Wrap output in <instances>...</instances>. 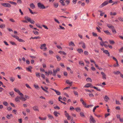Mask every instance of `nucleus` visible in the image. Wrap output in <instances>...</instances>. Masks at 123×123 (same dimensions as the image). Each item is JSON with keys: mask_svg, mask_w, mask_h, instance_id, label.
Segmentation results:
<instances>
[{"mask_svg": "<svg viewBox=\"0 0 123 123\" xmlns=\"http://www.w3.org/2000/svg\"><path fill=\"white\" fill-rule=\"evenodd\" d=\"M104 31L105 33L107 35H111V34L108 30Z\"/></svg>", "mask_w": 123, "mask_h": 123, "instance_id": "obj_15", "label": "nucleus"}, {"mask_svg": "<svg viewBox=\"0 0 123 123\" xmlns=\"http://www.w3.org/2000/svg\"><path fill=\"white\" fill-rule=\"evenodd\" d=\"M104 98L105 101L106 102L108 101V100H109V98L106 95H105Z\"/></svg>", "mask_w": 123, "mask_h": 123, "instance_id": "obj_11", "label": "nucleus"}, {"mask_svg": "<svg viewBox=\"0 0 123 123\" xmlns=\"http://www.w3.org/2000/svg\"><path fill=\"white\" fill-rule=\"evenodd\" d=\"M17 3H18L21 4L22 2L21 0H17Z\"/></svg>", "mask_w": 123, "mask_h": 123, "instance_id": "obj_64", "label": "nucleus"}, {"mask_svg": "<svg viewBox=\"0 0 123 123\" xmlns=\"http://www.w3.org/2000/svg\"><path fill=\"white\" fill-rule=\"evenodd\" d=\"M10 95L12 97H14L15 95L13 92H9Z\"/></svg>", "mask_w": 123, "mask_h": 123, "instance_id": "obj_23", "label": "nucleus"}, {"mask_svg": "<svg viewBox=\"0 0 123 123\" xmlns=\"http://www.w3.org/2000/svg\"><path fill=\"white\" fill-rule=\"evenodd\" d=\"M24 18L25 20H22V21L23 22L27 23L28 22H30L32 24H34L35 23V21L34 20L31 19V18L27 16H25Z\"/></svg>", "mask_w": 123, "mask_h": 123, "instance_id": "obj_1", "label": "nucleus"}, {"mask_svg": "<svg viewBox=\"0 0 123 123\" xmlns=\"http://www.w3.org/2000/svg\"><path fill=\"white\" fill-rule=\"evenodd\" d=\"M30 6L31 8L32 9H33L35 8V5L33 3L30 4Z\"/></svg>", "mask_w": 123, "mask_h": 123, "instance_id": "obj_20", "label": "nucleus"}, {"mask_svg": "<svg viewBox=\"0 0 123 123\" xmlns=\"http://www.w3.org/2000/svg\"><path fill=\"white\" fill-rule=\"evenodd\" d=\"M55 21L58 24H59L60 23V22H59L55 18L54 19Z\"/></svg>", "mask_w": 123, "mask_h": 123, "instance_id": "obj_56", "label": "nucleus"}, {"mask_svg": "<svg viewBox=\"0 0 123 123\" xmlns=\"http://www.w3.org/2000/svg\"><path fill=\"white\" fill-rule=\"evenodd\" d=\"M12 36L13 37L15 38L17 40H18V38H19V37L17 36L14 35H12Z\"/></svg>", "mask_w": 123, "mask_h": 123, "instance_id": "obj_27", "label": "nucleus"}, {"mask_svg": "<svg viewBox=\"0 0 123 123\" xmlns=\"http://www.w3.org/2000/svg\"><path fill=\"white\" fill-rule=\"evenodd\" d=\"M75 109L76 111L77 112H80L81 111V109L80 107H77L75 108Z\"/></svg>", "mask_w": 123, "mask_h": 123, "instance_id": "obj_22", "label": "nucleus"}, {"mask_svg": "<svg viewBox=\"0 0 123 123\" xmlns=\"http://www.w3.org/2000/svg\"><path fill=\"white\" fill-rule=\"evenodd\" d=\"M41 38V37L39 36H37V37H31V38H30V39H31L32 38V39H40Z\"/></svg>", "mask_w": 123, "mask_h": 123, "instance_id": "obj_16", "label": "nucleus"}, {"mask_svg": "<svg viewBox=\"0 0 123 123\" xmlns=\"http://www.w3.org/2000/svg\"><path fill=\"white\" fill-rule=\"evenodd\" d=\"M36 75L37 77L39 78L40 77V73H36Z\"/></svg>", "mask_w": 123, "mask_h": 123, "instance_id": "obj_30", "label": "nucleus"}, {"mask_svg": "<svg viewBox=\"0 0 123 123\" xmlns=\"http://www.w3.org/2000/svg\"><path fill=\"white\" fill-rule=\"evenodd\" d=\"M18 40L20 42H25L23 40L21 39V38L19 39V38H18Z\"/></svg>", "mask_w": 123, "mask_h": 123, "instance_id": "obj_48", "label": "nucleus"}, {"mask_svg": "<svg viewBox=\"0 0 123 123\" xmlns=\"http://www.w3.org/2000/svg\"><path fill=\"white\" fill-rule=\"evenodd\" d=\"M77 50L80 53H81L83 52V50L82 49H77Z\"/></svg>", "mask_w": 123, "mask_h": 123, "instance_id": "obj_26", "label": "nucleus"}, {"mask_svg": "<svg viewBox=\"0 0 123 123\" xmlns=\"http://www.w3.org/2000/svg\"><path fill=\"white\" fill-rule=\"evenodd\" d=\"M80 116L81 117H85V116L84 113L83 112H80Z\"/></svg>", "mask_w": 123, "mask_h": 123, "instance_id": "obj_38", "label": "nucleus"}, {"mask_svg": "<svg viewBox=\"0 0 123 123\" xmlns=\"http://www.w3.org/2000/svg\"><path fill=\"white\" fill-rule=\"evenodd\" d=\"M86 80L87 82H91L92 81V80L91 79L89 78H87Z\"/></svg>", "mask_w": 123, "mask_h": 123, "instance_id": "obj_24", "label": "nucleus"}, {"mask_svg": "<svg viewBox=\"0 0 123 123\" xmlns=\"http://www.w3.org/2000/svg\"><path fill=\"white\" fill-rule=\"evenodd\" d=\"M60 2L61 3L62 5L63 6H65V4L64 3L63 0H60Z\"/></svg>", "mask_w": 123, "mask_h": 123, "instance_id": "obj_45", "label": "nucleus"}, {"mask_svg": "<svg viewBox=\"0 0 123 123\" xmlns=\"http://www.w3.org/2000/svg\"><path fill=\"white\" fill-rule=\"evenodd\" d=\"M92 35L93 36L95 37L97 36H98L97 33H95L94 32H92Z\"/></svg>", "mask_w": 123, "mask_h": 123, "instance_id": "obj_53", "label": "nucleus"}, {"mask_svg": "<svg viewBox=\"0 0 123 123\" xmlns=\"http://www.w3.org/2000/svg\"><path fill=\"white\" fill-rule=\"evenodd\" d=\"M79 63L80 65L81 66H84V64L83 62L82 61H79Z\"/></svg>", "mask_w": 123, "mask_h": 123, "instance_id": "obj_21", "label": "nucleus"}, {"mask_svg": "<svg viewBox=\"0 0 123 123\" xmlns=\"http://www.w3.org/2000/svg\"><path fill=\"white\" fill-rule=\"evenodd\" d=\"M116 104H118L120 105L121 103L119 102V101H117V100H116Z\"/></svg>", "mask_w": 123, "mask_h": 123, "instance_id": "obj_60", "label": "nucleus"}, {"mask_svg": "<svg viewBox=\"0 0 123 123\" xmlns=\"http://www.w3.org/2000/svg\"><path fill=\"white\" fill-rule=\"evenodd\" d=\"M118 19L121 21H123V18L121 17H118Z\"/></svg>", "mask_w": 123, "mask_h": 123, "instance_id": "obj_47", "label": "nucleus"}, {"mask_svg": "<svg viewBox=\"0 0 123 123\" xmlns=\"http://www.w3.org/2000/svg\"><path fill=\"white\" fill-rule=\"evenodd\" d=\"M101 74L102 75V78L104 79H106V75L103 72L101 73Z\"/></svg>", "mask_w": 123, "mask_h": 123, "instance_id": "obj_10", "label": "nucleus"}, {"mask_svg": "<svg viewBox=\"0 0 123 123\" xmlns=\"http://www.w3.org/2000/svg\"><path fill=\"white\" fill-rule=\"evenodd\" d=\"M23 96H21L22 99L21 100L24 101H25L26 100V99L25 98L23 97Z\"/></svg>", "mask_w": 123, "mask_h": 123, "instance_id": "obj_62", "label": "nucleus"}, {"mask_svg": "<svg viewBox=\"0 0 123 123\" xmlns=\"http://www.w3.org/2000/svg\"><path fill=\"white\" fill-rule=\"evenodd\" d=\"M15 101L16 102H20V101L18 99V96L15 98Z\"/></svg>", "mask_w": 123, "mask_h": 123, "instance_id": "obj_41", "label": "nucleus"}, {"mask_svg": "<svg viewBox=\"0 0 123 123\" xmlns=\"http://www.w3.org/2000/svg\"><path fill=\"white\" fill-rule=\"evenodd\" d=\"M118 2V1H113V3L112 4V5H113L114 4H117V3Z\"/></svg>", "mask_w": 123, "mask_h": 123, "instance_id": "obj_52", "label": "nucleus"}, {"mask_svg": "<svg viewBox=\"0 0 123 123\" xmlns=\"http://www.w3.org/2000/svg\"><path fill=\"white\" fill-rule=\"evenodd\" d=\"M25 98L26 99H28L29 98V97L27 95H25Z\"/></svg>", "mask_w": 123, "mask_h": 123, "instance_id": "obj_59", "label": "nucleus"}, {"mask_svg": "<svg viewBox=\"0 0 123 123\" xmlns=\"http://www.w3.org/2000/svg\"><path fill=\"white\" fill-rule=\"evenodd\" d=\"M90 123H95L96 121L92 116H91L90 117Z\"/></svg>", "mask_w": 123, "mask_h": 123, "instance_id": "obj_6", "label": "nucleus"}, {"mask_svg": "<svg viewBox=\"0 0 123 123\" xmlns=\"http://www.w3.org/2000/svg\"><path fill=\"white\" fill-rule=\"evenodd\" d=\"M52 90H54L56 92V93L57 95H60L61 93L59 91L53 89H52Z\"/></svg>", "mask_w": 123, "mask_h": 123, "instance_id": "obj_19", "label": "nucleus"}, {"mask_svg": "<svg viewBox=\"0 0 123 123\" xmlns=\"http://www.w3.org/2000/svg\"><path fill=\"white\" fill-rule=\"evenodd\" d=\"M46 44H43L41 45L40 48L41 49H43L44 51H46L47 49V48L46 47Z\"/></svg>", "mask_w": 123, "mask_h": 123, "instance_id": "obj_3", "label": "nucleus"}, {"mask_svg": "<svg viewBox=\"0 0 123 123\" xmlns=\"http://www.w3.org/2000/svg\"><path fill=\"white\" fill-rule=\"evenodd\" d=\"M37 6L38 7L41 9H44L45 8L44 5L40 3H37Z\"/></svg>", "mask_w": 123, "mask_h": 123, "instance_id": "obj_2", "label": "nucleus"}, {"mask_svg": "<svg viewBox=\"0 0 123 123\" xmlns=\"http://www.w3.org/2000/svg\"><path fill=\"white\" fill-rule=\"evenodd\" d=\"M9 2L11 4H13L15 6H16L17 4L16 3L13 1H10Z\"/></svg>", "mask_w": 123, "mask_h": 123, "instance_id": "obj_37", "label": "nucleus"}, {"mask_svg": "<svg viewBox=\"0 0 123 123\" xmlns=\"http://www.w3.org/2000/svg\"><path fill=\"white\" fill-rule=\"evenodd\" d=\"M33 110L35 111H39L38 108V106L37 105H35L32 107Z\"/></svg>", "mask_w": 123, "mask_h": 123, "instance_id": "obj_8", "label": "nucleus"}, {"mask_svg": "<svg viewBox=\"0 0 123 123\" xmlns=\"http://www.w3.org/2000/svg\"><path fill=\"white\" fill-rule=\"evenodd\" d=\"M48 116L49 119H52L54 118L53 116L51 115H48Z\"/></svg>", "mask_w": 123, "mask_h": 123, "instance_id": "obj_34", "label": "nucleus"}, {"mask_svg": "<svg viewBox=\"0 0 123 123\" xmlns=\"http://www.w3.org/2000/svg\"><path fill=\"white\" fill-rule=\"evenodd\" d=\"M69 46H74L75 45L74 43L72 42H71L70 43H69Z\"/></svg>", "mask_w": 123, "mask_h": 123, "instance_id": "obj_36", "label": "nucleus"}, {"mask_svg": "<svg viewBox=\"0 0 123 123\" xmlns=\"http://www.w3.org/2000/svg\"><path fill=\"white\" fill-rule=\"evenodd\" d=\"M33 32L34 33V34H35V35H36L37 34H39L38 32L36 31H33Z\"/></svg>", "mask_w": 123, "mask_h": 123, "instance_id": "obj_55", "label": "nucleus"}, {"mask_svg": "<svg viewBox=\"0 0 123 123\" xmlns=\"http://www.w3.org/2000/svg\"><path fill=\"white\" fill-rule=\"evenodd\" d=\"M94 115L97 117H101V116L100 115H97L95 113H94Z\"/></svg>", "mask_w": 123, "mask_h": 123, "instance_id": "obj_54", "label": "nucleus"}, {"mask_svg": "<svg viewBox=\"0 0 123 123\" xmlns=\"http://www.w3.org/2000/svg\"><path fill=\"white\" fill-rule=\"evenodd\" d=\"M41 76L42 77L43 79H45V76L43 74H41Z\"/></svg>", "mask_w": 123, "mask_h": 123, "instance_id": "obj_50", "label": "nucleus"}, {"mask_svg": "<svg viewBox=\"0 0 123 123\" xmlns=\"http://www.w3.org/2000/svg\"><path fill=\"white\" fill-rule=\"evenodd\" d=\"M32 68V67L31 66H29L28 67L26 68V70L28 71L31 72V69Z\"/></svg>", "mask_w": 123, "mask_h": 123, "instance_id": "obj_9", "label": "nucleus"}, {"mask_svg": "<svg viewBox=\"0 0 123 123\" xmlns=\"http://www.w3.org/2000/svg\"><path fill=\"white\" fill-rule=\"evenodd\" d=\"M107 25L108 27L110 29H112V28H114V27L111 25H110L108 24H107Z\"/></svg>", "mask_w": 123, "mask_h": 123, "instance_id": "obj_12", "label": "nucleus"}, {"mask_svg": "<svg viewBox=\"0 0 123 123\" xmlns=\"http://www.w3.org/2000/svg\"><path fill=\"white\" fill-rule=\"evenodd\" d=\"M54 108L55 109H60V107L59 106H55L54 107Z\"/></svg>", "mask_w": 123, "mask_h": 123, "instance_id": "obj_51", "label": "nucleus"}, {"mask_svg": "<svg viewBox=\"0 0 123 123\" xmlns=\"http://www.w3.org/2000/svg\"><path fill=\"white\" fill-rule=\"evenodd\" d=\"M59 53L60 54H63L66 55V53L64 52V51H60L59 52Z\"/></svg>", "mask_w": 123, "mask_h": 123, "instance_id": "obj_31", "label": "nucleus"}, {"mask_svg": "<svg viewBox=\"0 0 123 123\" xmlns=\"http://www.w3.org/2000/svg\"><path fill=\"white\" fill-rule=\"evenodd\" d=\"M112 30L113 33L116 34L117 33L116 31L114 28H112Z\"/></svg>", "mask_w": 123, "mask_h": 123, "instance_id": "obj_33", "label": "nucleus"}, {"mask_svg": "<svg viewBox=\"0 0 123 123\" xmlns=\"http://www.w3.org/2000/svg\"><path fill=\"white\" fill-rule=\"evenodd\" d=\"M3 104L5 106H7L8 105L6 101L4 102H3Z\"/></svg>", "mask_w": 123, "mask_h": 123, "instance_id": "obj_57", "label": "nucleus"}, {"mask_svg": "<svg viewBox=\"0 0 123 123\" xmlns=\"http://www.w3.org/2000/svg\"><path fill=\"white\" fill-rule=\"evenodd\" d=\"M1 4L2 6L5 7H10L11 6V5L8 3H2Z\"/></svg>", "mask_w": 123, "mask_h": 123, "instance_id": "obj_7", "label": "nucleus"}, {"mask_svg": "<svg viewBox=\"0 0 123 123\" xmlns=\"http://www.w3.org/2000/svg\"><path fill=\"white\" fill-rule=\"evenodd\" d=\"M14 90L15 92H17L21 96H23V94L20 92V91L18 89H16V88H14Z\"/></svg>", "mask_w": 123, "mask_h": 123, "instance_id": "obj_5", "label": "nucleus"}, {"mask_svg": "<svg viewBox=\"0 0 123 123\" xmlns=\"http://www.w3.org/2000/svg\"><path fill=\"white\" fill-rule=\"evenodd\" d=\"M56 47H57V48L59 49L62 50V47L60 45H56Z\"/></svg>", "mask_w": 123, "mask_h": 123, "instance_id": "obj_49", "label": "nucleus"}, {"mask_svg": "<svg viewBox=\"0 0 123 123\" xmlns=\"http://www.w3.org/2000/svg\"><path fill=\"white\" fill-rule=\"evenodd\" d=\"M53 71L52 74L54 76H55L56 75V73L55 72V71H54V69H53Z\"/></svg>", "mask_w": 123, "mask_h": 123, "instance_id": "obj_63", "label": "nucleus"}, {"mask_svg": "<svg viewBox=\"0 0 123 123\" xmlns=\"http://www.w3.org/2000/svg\"><path fill=\"white\" fill-rule=\"evenodd\" d=\"M54 6L55 8H57L58 6V4L57 3L54 2L53 3Z\"/></svg>", "mask_w": 123, "mask_h": 123, "instance_id": "obj_29", "label": "nucleus"}, {"mask_svg": "<svg viewBox=\"0 0 123 123\" xmlns=\"http://www.w3.org/2000/svg\"><path fill=\"white\" fill-rule=\"evenodd\" d=\"M56 57L58 61H59L61 60V58L59 56L56 55Z\"/></svg>", "mask_w": 123, "mask_h": 123, "instance_id": "obj_40", "label": "nucleus"}, {"mask_svg": "<svg viewBox=\"0 0 123 123\" xmlns=\"http://www.w3.org/2000/svg\"><path fill=\"white\" fill-rule=\"evenodd\" d=\"M66 82L68 84H69L71 86L73 83L72 82H70L68 80H67L66 81Z\"/></svg>", "mask_w": 123, "mask_h": 123, "instance_id": "obj_18", "label": "nucleus"}, {"mask_svg": "<svg viewBox=\"0 0 123 123\" xmlns=\"http://www.w3.org/2000/svg\"><path fill=\"white\" fill-rule=\"evenodd\" d=\"M109 42L110 44H114L115 43V42L113 40H110Z\"/></svg>", "mask_w": 123, "mask_h": 123, "instance_id": "obj_42", "label": "nucleus"}, {"mask_svg": "<svg viewBox=\"0 0 123 123\" xmlns=\"http://www.w3.org/2000/svg\"><path fill=\"white\" fill-rule=\"evenodd\" d=\"M39 118L41 120H46V117H44V118H42L40 117H39Z\"/></svg>", "mask_w": 123, "mask_h": 123, "instance_id": "obj_35", "label": "nucleus"}, {"mask_svg": "<svg viewBox=\"0 0 123 123\" xmlns=\"http://www.w3.org/2000/svg\"><path fill=\"white\" fill-rule=\"evenodd\" d=\"M60 64L61 66L63 68L65 67V66L64 64L62 63H61Z\"/></svg>", "mask_w": 123, "mask_h": 123, "instance_id": "obj_58", "label": "nucleus"}, {"mask_svg": "<svg viewBox=\"0 0 123 123\" xmlns=\"http://www.w3.org/2000/svg\"><path fill=\"white\" fill-rule=\"evenodd\" d=\"M5 26V25L4 24H2L0 25V28L1 29L4 28Z\"/></svg>", "mask_w": 123, "mask_h": 123, "instance_id": "obj_25", "label": "nucleus"}, {"mask_svg": "<svg viewBox=\"0 0 123 123\" xmlns=\"http://www.w3.org/2000/svg\"><path fill=\"white\" fill-rule=\"evenodd\" d=\"M113 73L115 74L118 75L120 74V72L119 71H114L113 72Z\"/></svg>", "mask_w": 123, "mask_h": 123, "instance_id": "obj_17", "label": "nucleus"}, {"mask_svg": "<svg viewBox=\"0 0 123 123\" xmlns=\"http://www.w3.org/2000/svg\"><path fill=\"white\" fill-rule=\"evenodd\" d=\"M10 80L12 82H13L15 80L14 78L12 77H11L10 78Z\"/></svg>", "mask_w": 123, "mask_h": 123, "instance_id": "obj_39", "label": "nucleus"}, {"mask_svg": "<svg viewBox=\"0 0 123 123\" xmlns=\"http://www.w3.org/2000/svg\"><path fill=\"white\" fill-rule=\"evenodd\" d=\"M25 85H26V87H27V88H30L31 89V87L28 84H25Z\"/></svg>", "mask_w": 123, "mask_h": 123, "instance_id": "obj_61", "label": "nucleus"}, {"mask_svg": "<svg viewBox=\"0 0 123 123\" xmlns=\"http://www.w3.org/2000/svg\"><path fill=\"white\" fill-rule=\"evenodd\" d=\"M10 43L12 45H15V46H16L17 45L14 42L10 41Z\"/></svg>", "mask_w": 123, "mask_h": 123, "instance_id": "obj_43", "label": "nucleus"}, {"mask_svg": "<svg viewBox=\"0 0 123 123\" xmlns=\"http://www.w3.org/2000/svg\"><path fill=\"white\" fill-rule=\"evenodd\" d=\"M117 14V13L116 12H110V15L111 16H114L116 15Z\"/></svg>", "mask_w": 123, "mask_h": 123, "instance_id": "obj_28", "label": "nucleus"}, {"mask_svg": "<svg viewBox=\"0 0 123 123\" xmlns=\"http://www.w3.org/2000/svg\"><path fill=\"white\" fill-rule=\"evenodd\" d=\"M29 10L30 11V13H31V14H34L36 13L35 12H33L32 10L30 9L29 8Z\"/></svg>", "mask_w": 123, "mask_h": 123, "instance_id": "obj_44", "label": "nucleus"}, {"mask_svg": "<svg viewBox=\"0 0 123 123\" xmlns=\"http://www.w3.org/2000/svg\"><path fill=\"white\" fill-rule=\"evenodd\" d=\"M108 3V0L106 1L103 3L99 6V7L102 8L105 6L107 5Z\"/></svg>", "mask_w": 123, "mask_h": 123, "instance_id": "obj_4", "label": "nucleus"}, {"mask_svg": "<svg viewBox=\"0 0 123 123\" xmlns=\"http://www.w3.org/2000/svg\"><path fill=\"white\" fill-rule=\"evenodd\" d=\"M92 85L90 83H87L84 86V87H89Z\"/></svg>", "mask_w": 123, "mask_h": 123, "instance_id": "obj_13", "label": "nucleus"}, {"mask_svg": "<svg viewBox=\"0 0 123 123\" xmlns=\"http://www.w3.org/2000/svg\"><path fill=\"white\" fill-rule=\"evenodd\" d=\"M92 87L96 89L97 91H101L100 89L98 88L97 87H95V86H93Z\"/></svg>", "mask_w": 123, "mask_h": 123, "instance_id": "obj_32", "label": "nucleus"}, {"mask_svg": "<svg viewBox=\"0 0 123 123\" xmlns=\"http://www.w3.org/2000/svg\"><path fill=\"white\" fill-rule=\"evenodd\" d=\"M73 92L74 94L75 95H77L78 97V92L77 91H74Z\"/></svg>", "mask_w": 123, "mask_h": 123, "instance_id": "obj_46", "label": "nucleus"}, {"mask_svg": "<svg viewBox=\"0 0 123 123\" xmlns=\"http://www.w3.org/2000/svg\"><path fill=\"white\" fill-rule=\"evenodd\" d=\"M54 114L55 116L56 117H57L58 116V114L60 115V114L58 112L56 111H55L54 112Z\"/></svg>", "mask_w": 123, "mask_h": 123, "instance_id": "obj_14", "label": "nucleus"}]
</instances>
